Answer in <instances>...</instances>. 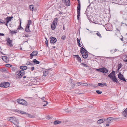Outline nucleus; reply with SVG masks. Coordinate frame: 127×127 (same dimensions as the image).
Here are the masks:
<instances>
[{"label":"nucleus","instance_id":"nucleus-1","mask_svg":"<svg viewBox=\"0 0 127 127\" xmlns=\"http://www.w3.org/2000/svg\"><path fill=\"white\" fill-rule=\"evenodd\" d=\"M115 72L113 70L112 72L108 75V77H109L114 82L118 83V81L116 77L115 76Z\"/></svg>","mask_w":127,"mask_h":127},{"label":"nucleus","instance_id":"nucleus-2","mask_svg":"<svg viewBox=\"0 0 127 127\" xmlns=\"http://www.w3.org/2000/svg\"><path fill=\"white\" fill-rule=\"evenodd\" d=\"M80 52L82 54V56L84 58H87L88 57L87 52L83 47L81 48Z\"/></svg>","mask_w":127,"mask_h":127},{"label":"nucleus","instance_id":"nucleus-3","mask_svg":"<svg viewBox=\"0 0 127 127\" xmlns=\"http://www.w3.org/2000/svg\"><path fill=\"white\" fill-rule=\"evenodd\" d=\"M7 120L10 121L16 125L18 124L19 122L17 119L15 117H12L8 118H7Z\"/></svg>","mask_w":127,"mask_h":127},{"label":"nucleus","instance_id":"nucleus-4","mask_svg":"<svg viewBox=\"0 0 127 127\" xmlns=\"http://www.w3.org/2000/svg\"><path fill=\"white\" fill-rule=\"evenodd\" d=\"M58 20L57 18H56L53 21L51 25V28L52 30H54L55 29Z\"/></svg>","mask_w":127,"mask_h":127},{"label":"nucleus","instance_id":"nucleus-5","mask_svg":"<svg viewBox=\"0 0 127 127\" xmlns=\"http://www.w3.org/2000/svg\"><path fill=\"white\" fill-rule=\"evenodd\" d=\"M17 101L19 104L23 105H27V103L26 101L22 99H17Z\"/></svg>","mask_w":127,"mask_h":127},{"label":"nucleus","instance_id":"nucleus-6","mask_svg":"<svg viewBox=\"0 0 127 127\" xmlns=\"http://www.w3.org/2000/svg\"><path fill=\"white\" fill-rule=\"evenodd\" d=\"M25 71L24 70H21L16 72V74L18 75L17 76L19 78H21L25 74Z\"/></svg>","mask_w":127,"mask_h":127},{"label":"nucleus","instance_id":"nucleus-7","mask_svg":"<svg viewBox=\"0 0 127 127\" xmlns=\"http://www.w3.org/2000/svg\"><path fill=\"white\" fill-rule=\"evenodd\" d=\"M96 70L97 71L105 73H107L108 72V70L106 68L104 67L97 69H96Z\"/></svg>","mask_w":127,"mask_h":127},{"label":"nucleus","instance_id":"nucleus-8","mask_svg":"<svg viewBox=\"0 0 127 127\" xmlns=\"http://www.w3.org/2000/svg\"><path fill=\"white\" fill-rule=\"evenodd\" d=\"M9 84L8 82H6L1 84L0 87L3 88H7L9 86Z\"/></svg>","mask_w":127,"mask_h":127},{"label":"nucleus","instance_id":"nucleus-9","mask_svg":"<svg viewBox=\"0 0 127 127\" xmlns=\"http://www.w3.org/2000/svg\"><path fill=\"white\" fill-rule=\"evenodd\" d=\"M119 78L120 80L126 82L125 79L124 77L122 75L120 72L118 75Z\"/></svg>","mask_w":127,"mask_h":127},{"label":"nucleus","instance_id":"nucleus-10","mask_svg":"<svg viewBox=\"0 0 127 127\" xmlns=\"http://www.w3.org/2000/svg\"><path fill=\"white\" fill-rule=\"evenodd\" d=\"M6 41H7V44L8 45L11 47L13 46L12 43V40H11L9 38H8L6 40Z\"/></svg>","mask_w":127,"mask_h":127},{"label":"nucleus","instance_id":"nucleus-11","mask_svg":"<svg viewBox=\"0 0 127 127\" xmlns=\"http://www.w3.org/2000/svg\"><path fill=\"white\" fill-rule=\"evenodd\" d=\"M63 3L66 5L69 6L70 4V1L69 0H62Z\"/></svg>","mask_w":127,"mask_h":127},{"label":"nucleus","instance_id":"nucleus-12","mask_svg":"<svg viewBox=\"0 0 127 127\" xmlns=\"http://www.w3.org/2000/svg\"><path fill=\"white\" fill-rule=\"evenodd\" d=\"M50 39H51L50 42L51 43L54 44L57 41V39L55 37H51Z\"/></svg>","mask_w":127,"mask_h":127},{"label":"nucleus","instance_id":"nucleus-13","mask_svg":"<svg viewBox=\"0 0 127 127\" xmlns=\"http://www.w3.org/2000/svg\"><path fill=\"white\" fill-rule=\"evenodd\" d=\"M38 54V52L36 51H34L30 55V56L31 58H32L33 56L37 55Z\"/></svg>","mask_w":127,"mask_h":127},{"label":"nucleus","instance_id":"nucleus-14","mask_svg":"<svg viewBox=\"0 0 127 127\" xmlns=\"http://www.w3.org/2000/svg\"><path fill=\"white\" fill-rule=\"evenodd\" d=\"M2 59L6 63L8 62L9 61V59L6 56H4L3 57Z\"/></svg>","mask_w":127,"mask_h":127},{"label":"nucleus","instance_id":"nucleus-15","mask_svg":"<svg viewBox=\"0 0 127 127\" xmlns=\"http://www.w3.org/2000/svg\"><path fill=\"white\" fill-rule=\"evenodd\" d=\"M13 18V17L11 16L9 17H7L5 19V20L6 21V22H7V23H8L9 21H11V19H12Z\"/></svg>","mask_w":127,"mask_h":127},{"label":"nucleus","instance_id":"nucleus-16","mask_svg":"<svg viewBox=\"0 0 127 127\" xmlns=\"http://www.w3.org/2000/svg\"><path fill=\"white\" fill-rule=\"evenodd\" d=\"M127 108L123 112V115L125 117H127Z\"/></svg>","mask_w":127,"mask_h":127},{"label":"nucleus","instance_id":"nucleus-17","mask_svg":"<svg viewBox=\"0 0 127 127\" xmlns=\"http://www.w3.org/2000/svg\"><path fill=\"white\" fill-rule=\"evenodd\" d=\"M44 97H43L42 98H41V99H42V100L43 101L46 103V104H44L43 105V106H44V107L46 106L48 104V102L47 101H45L44 100Z\"/></svg>","mask_w":127,"mask_h":127},{"label":"nucleus","instance_id":"nucleus-18","mask_svg":"<svg viewBox=\"0 0 127 127\" xmlns=\"http://www.w3.org/2000/svg\"><path fill=\"white\" fill-rule=\"evenodd\" d=\"M105 121L104 119H101L97 121V123L99 124H101L103 122Z\"/></svg>","mask_w":127,"mask_h":127},{"label":"nucleus","instance_id":"nucleus-19","mask_svg":"<svg viewBox=\"0 0 127 127\" xmlns=\"http://www.w3.org/2000/svg\"><path fill=\"white\" fill-rule=\"evenodd\" d=\"M29 27L30 26H29V25H27L26 28L25 29V31L26 32H29L30 31V30L29 29Z\"/></svg>","mask_w":127,"mask_h":127},{"label":"nucleus","instance_id":"nucleus-20","mask_svg":"<svg viewBox=\"0 0 127 127\" xmlns=\"http://www.w3.org/2000/svg\"><path fill=\"white\" fill-rule=\"evenodd\" d=\"M20 68L22 70H24L27 69V67L26 66H21L20 67Z\"/></svg>","mask_w":127,"mask_h":127},{"label":"nucleus","instance_id":"nucleus-21","mask_svg":"<svg viewBox=\"0 0 127 127\" xmlns=\"http://www.w3.org/2000/svg\"><path fill=\"white\" fill-rule=\"evenodd\" d=\"M75 57L77 59V60H78V61L80 62H81V60L80 57L78 55H75Z\"/></svg>","mask_w":127,"mask_h":127},{"label":"nucleus","instance_id":"nucleus-22","mask_svg":"<svg viewBox=\"0 0 127 127\" xmlns=\"http://www.w3.org/2000/svg\"><path fill=\"white\" fill-rule=\"evenodd\" d=\"M33 62L34 64H38L40 63L39 61H37L35 59H34L33 60Z\"/></svg>","mask_w":127,"mask_h":127},{"label":"nucleus","instance_id":"nucleus-23","mask_svg":"<svg viewBox=\"0 0 127 127\" xmlns=\"http://www.w3.org/2000/svg\"><path fill=\"white\" fill-rule=\"evenodd\" d=\"M77 11V19L79 20V17H80V11Z\"/></svg>","mask_w":127,"mask_h":127},{"label":"nucleus","instance_id":"nucleus-24","mask_svg":"<svg viewBox=\"0 0 127 127\" xmlns=\"http://www.w3.org/2000/svg\"><path fill=\"white\" fill-rule=\"evenodd\" d=\"M61 123V121H59L58 120L55 121L54 123L55 125H56L57 124H59Z\"/></svg>","mask_w":127,"mask_h":127},{"label":"nucleus","instance_id":"nucleus-25","mask_svg":"<svg viewBox=\"0 0 127 127\" xmlns=\"http://www.w3.org/2000/svg\"><path fill=\"white\" fill-rule=\"evenodd\" d=\"M29 7L30 10L32 11L33 10L34 6L33 5H30Z\"/></svg>","mask_w":127,"mask_h":127},{"label":"nucleus","instance_id":"nucleus-26","mask_svg":"<svg viewBox=\"0 0 127 127\" xmlns=\"http://www.w3.org/2000/svg\"><path fill=\"white\" fill-rule=\"evenodd\" d=\"M78 4L77 7V11H80V2H78Z\"/></svg>","mask_w":127,"mask_h":127},{"label":"nucleus","instance_id":"nucleus-27","mask_svg":"<svg viewBox=\"0 0 127 127\" xmlns=\"http://www.w3.org/2000/svg\"><path fill=\"white\" fill-rule=\"evenodd\" d=\"M106 84L105 83H103V84H102V83H98V86H100L101 87H103V86L105 85Z\"/></svg>","mask_w":127,"mask_h":127},{"label":"nucleus","instance_id":"nucleus-28","mask_svg":"<svg viewBox=\"0 0 127 127\" xmlns=\"http://www.w3.org/2000/svg\"><path fill=\"white\" fill-rule=\"evenodd\" d=\"M48 74V72L47 71H44L43 73V75L44 76H46Z\"/></svg>","mask_w":127,"mask_h":127},{"label":"nucleus","instance_id":"nucleus-29","mask_svg":"<svg viewBox=\"0 0 127 127\" xmlns=\"http://www.w3.org/2000/svg\"><path fill=\"white\" fill-rule=\"evenodd\" d=\"M17 32V30H15L13 31H11L10 32L11 33L13 34H14L16 33Z\"/></svg>","mask_w":127,"mask_h":127},{"label":"nucleus","instance_id":"nucleus-30","mask_svg":"<svg viewBox=\"0 0 127 127\" xmlns=\"http://www.w3.org/2000/svg\"><path fill=\"white\" fill-rule=\"evenodd\" d=\"M114 118L113 117H111L108 118L107 119V120L108 121H110L113 120Z\"/></svg>","mask_w":127,"mask_h":127},{"label":"nucleus","instance_id":"nucleus-31","mask_svg":"<svg viewBox=\"0 0 127 127\" xmlns=\"http://www.w3.org/2000/svg\"><path fill=\"white\" fill-rule=\"evenodd\" d=\"M96 34L98 36L100 37V38L102 37L101 34H100L99 32H98L97 31V32L96 33Z\"/></svg>","mask_w":127,"mask_h":127},{"label":"nucleus","instance_id":"nucleus-32","mask_svg":"<svg viewBox=\"0 0 127 127\" xmlns=\"http://www.w3.org/2000/svg\"><path fill=\"white\" fill-rule=\"evenodd\" d=\"M122 65V64H119L118 66V70H119L120 68L121 67V65Z\"/></svg>","mask_w":127,"mask_h":127},{"label":"nucleus","instance_id":"nucleus-33","mask_svg":"<svg viewBox=\"0 0 127 127\" xmlns=\"http://www.w3.org/2000/svg\"><path fill=\"white\" fill-rule=\"evenodd\" d=\"M81 85L83 86H88V84H87L86 83H81Z\"/></svg>","mask_w":127,"mask_h":127},{"label":"nucleus","instance_id":"nucleus-34","mask_svg":"<svg viewBox=\"0 0 127 127\" xmlns=\"http://www.w3.org/2000/svg\"><path fill=\"white\" fill-rule=\"evenodd\" d=\"M21 23L20 22V25L19 26L18 28L17 29V30H18L19 31L21 29V28L23 29V28L21 27Z\"/></svg>","mask_w":127,"mask_h":127},{"label":"nucleus","instance_id":"nucleus-35","mask_svg":"<svg viewBox=\"0 0 127 127\" xmlns=\"http://www.w3.org/2000/svg\"><path fill=\"white\" fill-rule=\"evenodd\" d=\"M81 64L83 65L84 67H87L88 66V65L86 64H84V63H82Z\"/></svg>","mask_w":127,"mask_h":127},{"label":"nucleus","instance_id":"nucleus-36","mask_svg":"<svg viewBox=\"0 0 127 127\" xmlns=\"http://www.w3.org/2000/svg\"><path fill=\"white\" fill-rule=\"evenodd\" d=\"M45 39H46V41L45 42V44L47 46H48V40L46 38H45Z\"/></svg>","mask_w":127,"mask_h":127},{"label":"nucleus","instance_id":"nucleus-37","mask_svg":"<svg viewBox=\"0 0 127 127\" xmlns=\"http://www.w3.org/2000/svg\"><path fill=\"white\" fill-rule=\"evenodd\" d=\"M96 92L98 94H101L102 93L101 91H100L99 90H96Z\"/></svg>","mask_w":127,"mask_h":127},{"label":"nucleus","instance_id":"nucleus-38","mask_svg":"<svg viewBox=\"0 0 127 127\" xmlns=\"http://www.w3.org/2000/svg\"><path fill=\"white\" fill-rule=\"evenodd\" d=\"M20 113H21L23 114H25L26 113L25 112H24V111H20Z\"/></svg>","mask_w":127,"mask_h":127},{"label":"nucleus","instance_id":"nucleus-39","mask_svg":"<svg viewBox=\"0 0 127 127\" xmlns=\"http://www.w3.org/2000/svg\"><path fill=\"white\" fill-rule=\"evenodd\" d=\"M31 20H29L28 21V24H27V25H29V26H30V24H31Z\"/></svg>","mask_w":127,"mask_h":127},{"label":"nucleus","instance_id":"nucleus-40","mask_svg":"<svg viewBox=\"0 0 127 127\" xmlns=\"http://www.w3.org/2000/svg\"><path fill=\"white\" fill-rule=\"evenodd\" d=\"M76 85L78 86H79L81 85V83L79 82L76 83Z\"/></svg>","mask_w":127,"mask_h":127},{"label":"nucleus","instance_id":"nucleus-41","mask_svg":"<svg viewBox=\"0 0 127 127\" xmlns=\"http://www.w3.org/2000/svg\"><path fill=\"white\" fill-rule=\"evenodd\" d=\"M0 23H1L2 24H4L5 23V22H4L1 19L0 20Z\"/></svg>","mask_w":127,"mask_h":127},{"label":"nucleus","instance_id":"nucleus-42","mask_svg":"<svg viewBox=\"0 0 127 127\" xmlns=\"http://www.w3.org/2000/svg\"><path fill=\"white\" fill-rule=\"evenodd\" d=\"M5 66L7 67H10L11 66L10 64H6L5 65Z\"/></svg>","mask_w":127,"mask_h":127},{"label":"nucleus","instance_id":"nucleus-43","mask_svg":"<svg viewBox=\"0 0 127 127\" xmlns=\"http://www.w3.org/2000/svg\"><path fill=\"white\" fill-rule=\"evenodd\" d=\"M62 39L63 40H64L65 39V35H63L62 37Z\"/></svg>","mask_w":127,"mask_h":127},{"label":"nucleus","instance_id":"nucleus-44","mask_svg":"<svg viewBox=\"0 0 127 127\" xmlns=\"http://www.w3.org/2000/svg\"><path fill=\"white\" fill-rule=\"evenodd\" d=\"M31 64V63L30 62H28L26 63V65H29Z\"/></svg>","mask_w":127,"mask_h":127},{"label":"nucleus","instance_id":"nucleus-45","mask_svg":"<svg viewBox=\"0 0 127 127\" xmlns=\"http://www.w3.org/2000/svg\"><path fill=\"white\" fill-rule=\"evenodd\" d=\"M124 61L125 62H127V56L126 57L125 59H124Z\"/></svg>","mask_w":127,"mask_h":127},{"label":"nucleus","instance_id":"nucleus-46","mask_svg":"<svg viewBox=\"0 0 127 127\" xmlns=\"http://www.w3.org/2000/svg\"><path fill=\"white\" fill-rule=\"evenodd\" d=\"M77 42L78 44L79 43H80V40L78 38H77Z\"/></svg>","mask_w":127,"mask_h":127},{"label":"nucleus","instance_id":"nucleus-47","mask_svg":"<svg viewBox=\"0 0 127 127\" xmlns=\"http://www.w3.org/2000/svg\"><path fill=\"white\" fill-rule=\"evenodd\" d=\"M114 50H111L110 52L111 53H113L114 52Z\"/></svg>","mask_w":127,"mask_h":127},{"label":"nucleus","instance_id":"nucleus-48","mask_svg":"<svg viewBox=\"0 0 127 127\" xmlns=\"http://www.w3.org/2000/svg\"><path fill=\"white\" fill-rule=\"evenodd\" d=\"M34 68L33 67H31V70H32V71L34 70Z\"/></svg>","mask_w":127,"mask_h":127},{"label":"nucleus","instance_id":"nucleus-49","mask_svg":"<svg viewBox=\"0 0 127 127\" xmlns=\"http://www.w3.org/2000/svg\"><path fill=\"white\" fill-rule=\"evenodd\" d=\"M78 46H79L80 47H81V45L80 43H78Z\"/></svg>","mask_w":127,"mask_h":127},{"label":"nucleus","instance_id":"nucleus-50","mask_svg":"<svg viewBox=\"0 0 127 127\" xmlns=\"http://www.w3.org/2000/svg\"><path fill=\"white\" fill-rule=\"evenodd\" d=\"M4 35V34L3 33H0V36H3Z\"/></svg>","mask_w":127,"mask_h":127},{"label":"nucleus","instance_id":"nucleus-51","mask_svg":"<svg viewBox=\"0 0 127 127\" xmlns=\"http://www.w3.org/2000/svg\"><path fill=\"white\" fill-rule=\"evenodd\" d=\"M32 82H31L30 83H29V86H32Z\"/></svg>","mask_w":127,"mask_h":127},{"label":"nucleus","instance_id":"nucleus-52","mask_svg":"<svg viewBox=\"0 0 127 127\" xmlns=\"http://www.w3.org/2000/svg\"><path fill=\"white\" fill-rule=\"evenodd\" d=\"M117 49H115L114 50V52H116L117 51Z\"/></svg>","mask_w":127,"mask_h":127},{"label":"nucleus","instance_id":"nucleus-53","mask_svg":"<svg viewBox=\"0 0 127 127\" xmlns=\"http://www.w3.org/2000/svg\"><path fill=\"white\" fill-rule=\"evenodd\" d=\"M6 23H4L5 25H6L7 26V24L8 23H7V22H6Z\"/></svg>","mask_w":127,"mask_h":127},{"label":"nucleus","instance_id":"nucleus-54","mask_svg":"<svg viewBox=\"0 0 127 127\" xmlns=\"http://www.w3.org/2000/svg\"><path fill=\"white\" fill-rule=\"evenodd\" d=\"M26 78V76H24L23 77V78Z\"/></svg>","mask_w":127,"mask_h":127},{"label":"nucleus","instance_id":"nucleus-55","mask_svg":"<svg viewBox=\"0 0 127 127\" xmlns=\"http://www.w3.org/2000/svg\"><path fill=\"white\" fill-rule=\"evenodd\" d=\"M109 125L108 124H106V126H109Z\"/></svg>","mask_w":127,"mask_h":127},{"label":"nucleus","instance_id":"nucleus-56","mask_svg":"<svg viewBox=\"0 0 127 127\" xmlns=\"http://www.w3.org/2000/svg\"><path fill=\"white\" fill-rule=\"evenodd\" d=\"M63 29L64 30H65V27H64V26H63Z\"/></svg>","mask_w":127,"mask_h":127},{"label":"nucleus","instance_id":"nucleus-57","mask_svg":"<svg viewBox=\"0 0 127 127\" xmlns=\"http://www.w3.org/2000/svg\"><path fill=\"white\" fill-rule=\"evenodd\" d=\"M25 36L26 37H28L29 36L28 35H26Z\"/></svg>","mask_w":127,"mask_h":127},{"label":"nucleus","instance_id":"nucleus-58","mask_svg":"<svg viewBox=\"0 0 127 127\" xmlns=\"http://www.w3.org/2000/svg\"><path fill=\"white\" fill-rule=\"evenodd\" d=\"M59 14H62V12H60L59 13Z\"/></svg>","mask_w":127,"mask_h":127},{"label":"nucleus","instance_id":"nucleus-59","mask_svg":"<svg viewBox=\"0 0 127 127\" xmlns=\"http://www.w3.org/2000/svg\"><path fill=\"white\" fill-rule=\"evenodd\" d=\"M53 47L54 49H55L56 48V47L55 46H53Z\"/></svg>","mask_w":127,"mask_h":127},{"label":"nucleus","instance_id":"nucleus-60","mask_svg":"<svg viewBox=\"0 0 127 127\" xmlns=\"http://www.w3.org/2000/svg\"><path fill=\"white\" fill-rule=\"evenodd\" d=\"M75 84H73V87H74V86H75Z\"/></svg>","mask_w":127,"mask_h":127},{"label":"nucleus","instance_id":"nucleus-61","mask_svg":"<svg viewBox=\"0 0 127 127\" xmlns=\"http://www.w3.org/2000/svg\"><path fill=\"white\" fill-rule=\"evenodd\" d=\"M107 58L108 59V58H111V57H107Z\"/></svg>","mask_w":127,"mask_h":127},{"label":"nucleus","instance_id":"nucleus-62","mask_svg":"<svg viewBox=\"0 0 127 127\" xmlns=\"http://www.w3.org/2000/svg\"><path fill=\"white\" fill-rule=\"evenodd\" d=\"M77 0L78 1V2H80V0Z\"/></svg>","mask_w":127,"mask_h":127},{"label":"nucleus","instance_id":"nucleus-63","mask_svg":"<svg viewBox=\"0 0 127 127\" xmlns=\"http://www.w3.org/2000/svg\"><path fill=\"white\" fill-rule=\"evenodd\" d=\"M123 38H121V40L123 41Z\"/></svg>","mask_w":127,"mask_h":127},{"label":"nucleus","instance_id":"nucleus-64","mask_svg":"<svg viewBox=\"0 0 127 127\" xmlns=\"http://www.w3.org/2000/svg\"><path fill=\"white\" fill-rule=\"evenodd\" d=\"M127 67V65L126 66Z\"/></svg>","mask_w":127,"mask_h":127}]
</instances>
